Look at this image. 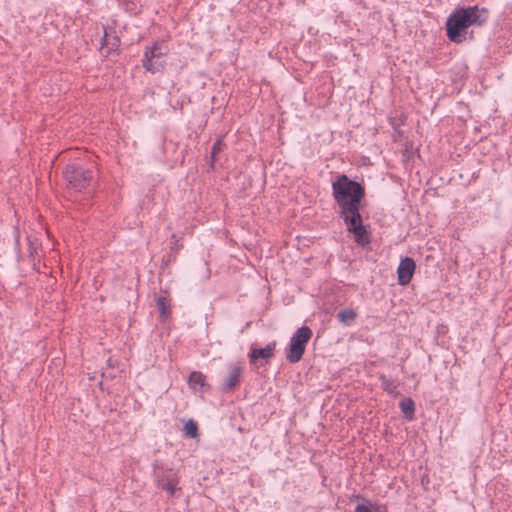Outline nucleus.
<instances>
[{"mask_svg":"<svg viewBox=\"0 0 512 512\" xmlns=\"http://www.w3.org/2000/svg\"><path fill=\"white\" fill-rule=\"evenodd\" d=\"M490 12L478 5L455 8L446 19L445 29L449 41L461 44L474 39L470 27H483L489 20Z\"/></svg>","mask_w":512,"mask_h":512,"instance_id":"f03ea898","label":"nucleus"},{"mask_svg":"<svg viewBox=\"0 0 512 512\" xmlns=\"http://www.w3.org/2000/svg\"><path fill=\"white\" fill-rule=\"evenodd\" d=\"M119 45H120V38L117 35L111 36L107 32V29L104 27V35H103V38H102V46L103 47H107L108 51L111 52V51L117 50Z\"/></svg>","mask_w":512,"mask_h":512,"instance_id":"4468645a","label":"nucleus"},{"mask_svg":"<svg viewBox=\"0 0 512 512\" xmlns=\"http://www.w3.org/2000/svg\"><path fill=\"white\" fill-rule=\"evenodd\" d=\"M166 54L167 51H164L158 42L146 46L141 60L143 68L152 74L164 72Z\"/></svg>","mask_w":512,"mask_h":512,"instance_id":"423d86ee","label":"nucleus"},{"mask_svg":"<svg viewBox=\"0 0 512 512\" xmlns=\"http://www.w3.org/2000/svg\"><path fill=\"white\" fill-rule=\"evenodd\" d=\"M332 196L338 206L337 214L346 225V230L353 234L357 244L365 246L370 243V235L360 213L361 202L365 197V187L352 180L346 174H339L331 183Z\"/></svg>","mask_w":512,"mask_h":512,"instance_id":"f257e3e1","label":"nucleus"},{"mask_svg":"<svg viewBox=\"0 0 512 512\" xmlns=\"http://www.w3.org/2000/svg\"><path fill=\"white\" fill-rule=\"evenodd\" d=\"M357 313L352 308L341 309L337 313V319L345 326H350L356 319Z\"/></svg>","mask_w":512,"mask_h":512,"instance_id":"ddd939ff","label":"nucleus"},{"mask_svg":"<svg viewBox=\"0 0 512 512\" xmlns=\"http://www.w3.org/2000/svg\"><path fill=\"white\" fill-rule=\"evenodd\" d=\"M356 499L361 500L363 503L356 505L354 512H372V502L365 499L361 495H355Z\"/></svg>","mask_w":512,"mask_h":512,"instance_id":"f3484780","label":"nucleus"},{"mask_svg":"<svg viewBox=\"0 0 512 512\" xmlns=\"http://www.w3.org/2000/svg\"><path fill=\"white\" fill-rule=\"evenodd\" d=\"M416 269V264L413 258L405 257L403 258L398 266L397 274H398V283L402 286H405L411 282V279L414 275Z\"/></svg>","mask_w":512,"mask_h":512,"instance_id":"0eeeda50","label":"nucleus"},{"mask_svg":"<svg viewBox=\"0 0 512 512\" xmlns=\"http://www.w3.org/2000/svg\"><path fill=\"white\" fill-rule=\"evenodd\" d=\"M225 143L223 142L222 138H218L212 145L211 147V153H210V166L213 168L214 167V163L216 161V156L218 153H220L224 147H225Z\"/></svg>","mask_w":512,"mask_h":512,"instance_id":"dca6fc26","label":"nucleus"},{"mask_svg":"<svg viewBox=\"0 0 512 512\" xmlns=\"http://www.w3.org/2000/svg\"><path fill=\"white\" fill-rule=\"evenodd\" d=\"M63 177L67 186L75 191L86 189L93 180V171L80 162H71L63 170Z\"/></svg>","mask_w":512,"mask_h":512,"instance_id":"20e7f679","label":"nucleus"},{"mask_svg":"<svg viewBox=\"0 0 512 512\" xmlns=\"http://www.w3.org/2000/svg\"><path fill=\"white\" fill-rule=\"evenodd\" d=\"M156 306L160 312L161 319L166 320L171 314L169 300L165 296H159L156 298Z\"/></svg>","mask_w":512,"mask_h":512,"instance_id":"2eb2a0df","label":"nucleus"},{"mask_svg":"<svg viewBox=\"0 0 512 512\" xmlns=\"http://www.w3.org/2000/svg\"><path fill=\"white\" fill-rule=\"evenodd\" d=\"M387 509L384 505L378 503H372V512H386Z\"/></svg>","mask_w":512,"mask_h":512,"instance_id":"aec40b11","label":"nucleus"},{"mask_svg":"<svg viewBox=\"0 0 512 512\" xmlns=\"http://www.w3.org/2000/svg\"><path fill=\"white\" fill-rule=\"evenodd\" d=\"M183 431L189 438H195L198 435L197 423L193 420H189L184 424Z\"/></svg>","mask_w":512,"mask_h":512,"instance_id":"a211bd4d","label":"nucleus"},{"mask_svg":"<svg viewBox=\"0 0 512 512\" xmlns=\"http://www.w3.org/2000/svg\"><path fill=\"white\" fill-rule=\"evenodd\" d=\"M14 243H15V248L17 250L20 249V235H19V231L16 229L15 230V233H14Z\"/></svg>","mask_w":512,"mask_h":512,"instance_id":"412c9836","label":"nucleus"},{"mask_svg":"<svg viewBox=\"0 0 512 512\" xmlns=\"http://www.w3.org/2000/svg\"><path fill=\"white\" fill-rule=\"evenodd\" d=\"M312 335L311 328L306 325L299 327L293 333L286 349V359L289 363L295 364L302 359Z\"/></svg>","mask_w":512,"mask_h":512,"instance_id":"39448f33","label":"nucleus"},{"mask_svg":"<svg viewBox=\"0 0 512 512\" xmlns=\"http://www.w3.org/2000/svg\"><path fill=\"white\" fill-rule=\"evenodd\" d=\"M188 384L191 389L200 391L206 386V376L200 371H193L189 375Z\"/></svg>","mask_w":512,"mask_h":512,"instance_id":"9b49d317","label":"nucleus"},{"mask_svg":"<svg viewBox=\"0 0 512 512\" xmlns=\"http://www.w3.org/2000/svg\"><path fill=\"white\" fill-rule=\"evenodd\" d=\"M154 481L157 488L164 490L170 497L176 495L180 491L178 472L164 464L162 461L155 460L152 463Z\"/></svg>","mask_w":512,"mask_h":512,"instance_id":"7ed1b4c3","label":"nucleus"},{"mask_svg":"<svg viewBox=\"0 0 512 512\" xmlns=\"http://www.w3.org/2000/svg\"><path fill=\"white\" fill-rule=\"evenodd\" d=\"M28 246L29 257L34 258V254L37 252L39 244L36 241H32L30 238H28Z\"/></svg>","mask_w":512,"mask_h":512,"instance_id":"6ab92c4d","label":"nucleus"},{"mask_svg":"<svg viewBox=\"0 0 512 512\" xmlns=\"http://www.w3.org/2000/svg\"><path fill=\"white\" fill-rule=\"evenodd\" d=\"M228 369V376L224 379L220 387L221 391L224 393L230 392L238 386L243 372V367L240 363L230 364Z\"/></svg>","mask_w":512,"mask_h":512,"instance_id":"6e6552de","label":"nucleus"},{"mask_svg":"<svg viewBox=\"0 0 512 512\" xmlns=\"http://www.w3.org/2000/svg\"><path fill=\"white\" fill-rule=\"evenodd\" d=\"M276 345V341H272L268 343L264 348L252 347L248 354L250 364L257 365L259 359H271L274 356Z\"/></svg>","mask_w":512,"mask_h":512,"instance_id":"1a4fd4ad","label":"nucleus"},{"mask_svg":"<svg viewBox=\"0 0 512 512\" xmlns=\"http://www.w3.org/2000/svg\"><path fill=\"white\" fill-rule=\"evenodd\" d=\"M378 379L381 382V388L392 398H396L400 395L398 390L400 382L396 379L387 377L385 374H380Z\"/></svg>","mask_w":512,"mask_h":512,"instance_id":"9d476101","label":"nucleus"},{"mask_svg":"<svg viewBox=\"0 0 512 512\" xmlns=\"http://www.w3.org/2000/svg\"><path fill=\"white\" fill-rule=\"evenodd\" d=\"M399 408L405 419L412 421L415 417V402L410 397H405L399 402Z\"/></svg>","mask_w":512,"mask_h":512,"instance_id":"f8f14e48","label":"nucleus"}]
</instances>
